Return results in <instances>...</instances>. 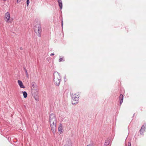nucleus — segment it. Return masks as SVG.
<instances>
[{
	"label": "nucleus",
	"instance_id": "nucleus-16",
	"mask_svg": "<svg viewBox=\"0 0 146 146\" xmlns=\"http://www.w3.org/2000/svg\"><path fill=\"white\" fill-rule=\"evenodd\" d=\"M58 133L59 134H61L62 132V128H58Z\"/></svg>",
	"mask_w": 146,
	"mask_h": 146
},
{
	"label": "nucleus",
	"instance_id": "nucleus-7",
	"mask_svg": "<svg viewBox=\"0 0 146 146\" xmlns=\"http://www.w3.org/2000/svg\"><path fill=\"white\" fill-rule=\"evenodd\" d=\"M50 125L51 128H55L56 127V121L50 122Z\"/></svg>",
	"mask_w": 146,
	"mask_h": 146
},
{
	"label": "nucleus",
	"instance_id": "nucleus-8",
	"mask_svg": "<svg viewBox=\"0 0 146 146\" xmlns=\"http://www.w3.org/2000/svg\"><path fill=\"white\" fill-rule=\"evenodd\" d=\"M20 87L21 88H25V87L23 85V82L21 80H18L17 81Z\"/></svg>",
	"mask_w": 146,
	"mask_h": 146
},
{
	"label": "nucleus",
	"instance_id": "nucleus-15",
	"mask_svg": "<svg viewBox=\"0 0 146 146\" xmlns=\"http://www.w3.org/2000/svg\"><path fill=\"white\" fill-rule=\"evenodd\" d=\"M24 70L25 71V73H26V75L27 77L28 78H29V74H28V72H27V70L25 68L24 69Z\"/></svg>",
	"mask_w": 146,
	"mask_h": 146
},
{
	"label": "nucleus",
	"instance_id": "nucleus-10",
	"mask_svg": "<svg viewBox=\"0 0 146 146\" xmlns=\"http://www.w3.org/2000/svg\"><path fill=\"white\" fill-rule=\"evenodd\" d=\"M58 3L60 9H62V2L61 0H58Z\"/></svg>",
	"mask_w": 146,
	"mask_h": 146
},
{
	"label": "nucleus",
	"instance_id": "nucleus-6",
	"mask_svg": "<svg viewBox=\"0 0 146 146\" xmlns=\"http://www.w3.org/2000/svg\"><path fill=\"white\" fill-rule=\"evenodd\" d=\"M72 144L71 141L70 139H67L64 146H72Z\"/></svg>",
	"mask_w": 146,
	"mask_h": 146
},
{
	"label": "nucleus",
	"instance_id": "nucleus-13",
	"mask_svg": "<svg viewBox=\"0 0 146 146\" xmlns=\"http://www.w3.org/2000/svg\"><path fill=\"white\" fill-rule=\"evenodd\" d=\"M23 93L24 97L25 98H27V94L26 92L25 91L23 92Z\"/></svg>",
	"mask_w": 146,
	"mask_h": 146
},
{
	"label": "nucleus",
	"instance_id": "nucleus-1",
	"mask_svg": "<svg viewBox=\"0 0 146 146\" xmlns=\"http://www.w3.org/2000/svg\"><path fill=\"white\" fill-rule=\"evenodd\" d=\"M34 31L38 37H40L42 32V29L40 24L37 23L35 24L34 27Z\"/></svg>",
	"mask_w": 146,
	"mask_h": 146
},
{
	"label": "nucleus",
	"instance_id": "nucleus-22",
	"mask_svg": "<svg viewBox=\"0 0 146 146\" xmlns=\"http://www.w3.org/2000/svg\"><path fill=\"white\" fill-rule=\"evenodd\" d=\"M128 146H131V144L130 143L128 142Z\"/></svg>",
	"mask_w": 146,
	"mask_h": 146
},
{
	"label": "nucleus",
	"instance_id": "nucleus-14",
	"mask_svg": "<svg viewBox=\"0 0 146 146\" xmlns=\"http://www.w3.org/2000/svg\"><path fill=\"white\" fill-rule=\"evenodd\" d=\"M64 61V57L63 56L61 57V58H60L59 59V62H63Z\"/></svg>",
	"mask_w": 146,
	"mask_h": 146
},
{
	"label": "nucleus",
	"instance_id": "nucleus-18",
	"mask_svg": "<svg viewBox=\"0 0 146 146\" xmlns=\"http://www.w3.org/2000/svg\"><path fill=\"white\" fill-rule=\"evenodd\" d=\"M29 3V0H27V5H28Z\"/></svg>",
	"mask_w": 146,
	"mask_h": 146
},
{
	"label": "nucleus",
	"instance_id": "nucleus-27",
	"mask_svg": "<svg viewBox=\"0 0 146 146\" xmlns=\"http://www.w3.org/2000/svg\"><path fill=\"white\" fill-rule=\"evenodd\" d=\"M63 21H62V25H63Z\"/></svg>",
	"mask_w": 146,
	"mask_h": 146
},
{
	"label": "nucleus",
	"instance_id": "nucleus-2",
	"mask_svg": "<svg viewBox=\"0 0 146 146\" xmlns=\"http://www.w3.org/2000/svg\"><path fill=\"white\" fill-rule=\"evenodd\" d=\"M54 84L56 86H58L60 84L61 80L60 75L57 72H54Z\"/></svg>",
	"mask_w": 146,
	"mask_h": 146
},
{
	"label": "nucleus",
	"instance_id": "nucleus-12",
	"mask_svg": "<svg viewBox=\"0 0 146 146\" xmlns=\"http://www.w3.org/2000/svg\"><path fill=\"white\" fill-rule=\"evenodd\" d=\"M145 131V128H141L140 130V132L141 134H143V132Z\"/></svg>",
	"mask_w": 146,
	"mask_h": 146
},
{
	"label": "nucleus",
	"instance_id": "nucleus-25",
	"mask_svg": "<svg viewBox=\"0 0 146 146\" xmlns=\"http://www.w3.org/2000/svg\"><path fill=\"white\" fill-rule=\"evenodd\" d=\"M20 49L21 50H23V48L22 47H21L20 48Z\"/></svg>",
	"mask_w": 146,
	"mask_h": 146
},
{
	"label": "nucleus",
	"instance_id": "nucleus-3",
	"mask_svg": "<svg viewBox=\"0 0 146 146\" xmlns=\"http://www.w3.org/2000/svg\"><path fill=\"white\" fill-rule=\"evenodd\" d=\"M79 95V94L78 93L72 94V102L73 104L75 105L78 102Z\"/></svg>",
	"mask_w": 146,
	"mask_h": 146
},
{
	"label": "nucleus",
	"instance_id": "nucleus-24",
	"mask_svg": "<svg viewBox=\"0 0 146 146\" xmlns=\"http://www.w3.org/2000/svg\"><path fill=\"white\" fill-rule=\"evenodd\" d=\"M54 55V53H52L50 54V56H53Z\"/></svg>",
	"mask_w": 146,
	"mask_h": 146
},
{
	"label": "nucleus",
	"instance_id": "nucleus-4",
	"mask_svg": "<svg viewBox=\"0 0 146 146\" xmlns=\"http://www.w3.org/2000/svg\"><path fill=\"white\" fill-rule=\"evenodd\" d=\"M4 20L6 22L9 23H11L13 21V18L10 17V14L9 12L5 14Z\"/></svg>",
	"mask_w": 146,
	"mask_h": 146
},
{
	"label": "nucleus",
	"instance_id": "nucleus-23",
	"mask_svg": "<svg viewBox=\"0 0 146 146\" xmlns=\"http://www.w3.org/2000/svg\"><path fill=\"white\" fill-rule=\"evenodd\" d=\"M21 0H17V3H18L21 1Z\"/></svg>",
	"mask_w": 146,
	"mask_h": 146
},
{
	"label": "nucleus",
	"instance_id": "nucleus-9",
	"mask_svg": "<svg viewBox=\"0 0 146 146\" xmlns=\"http://www.w3.org/2000/svg\"><path fill=\"white\" fill-rule=\"evenodd\" d=\"M123 96L122 94H121L120 95L119 98V100L120 101V105H121V104H122V103L123 102Z\"/></svg>",
	"mask_w": 146,
	"mask_h": 146
},
{
	"label": "nucleus",
	"instance_id": "nucleus-11",
	"mask_svg": "<svg viewBox=\"0 0 146 146\" xmlns=\"http://www.w3.org/2000/svg\"><path fill=\"white\" fill-rule=\"evenodd\" d=\"M109 144V140H106L104 144V146H108Z\"/></svg>",
	"mask_w": 146,
	"mask_h": 146
},
{
	"label": "nucleus",
	"instance_id": "nucleus-21",
	"mask_svg": "<svg viewBox=\"0 0 146 146\" xmlns=\"http://www.w3.org/2000/svg\"><path fill=\"white\" fill-rule=\"evenodd\" d=\"M145 127H146V124H145V125H143L142 126V127L141 128H143V127L144 128H145Z\"/></svg>",
	"mask_w": 146,
	"mask_h": 146
},
{
	"label": "nucleus",
	"instance_id": "nucleus-5",
	"mask_svg": "<svg viewBox=\"0 0 146 146\" xmlns=\"http://www.w3.org/2000/svg\"><path fill=\"white\" fill-rule=\"evenodd\" d=\"M49 121H56V115L54 113H51L50 115Z\"/></svg>",
	"mask_w": 146,
	"mask_h": 146
},
{
	"label": "nucleus",
	"instance_id": "nucleus-17",
	"mask_svg": "<svg viewBox=\"0 0 146 146\" xmlns=\"http://www.w3.org/2000/svg\"><path fill=\"white\" fill-rule=\"evenodd\" d=\"M52 131L53 133H55L56 132V128H51Z\"/></svg>",
	"mask_w": 146,
	"mask_h": 146
},
{
	"label": "nucleus",
	"instance_id": "nucleus-20",
	"mask_svg": "<svg viewBox=\"0 0 146 146\" xmlns=\"http://www.w3.org/2000/svg\"><path fill=\"white\" fill-rule=\"evenodd\" d=\"M62 127V125L61 124H60L59 126V128Z\"/></svg>",
	"mask_w": 146,
	"mask_h": 146
},
{
	"label": "nucleus",
	"instance_id": "nucleus-26",
	"mask_svg": "<svg viewBox=\"0 0 146 146\" xmlns=\"http://www.w3.org/2000/svg\"><path fill=\"white\" fill-rule=\"evenodd\" d=\"M32 92H34V90H33V89H32Z\"/></svg>",
	"mask_w": 146,
	"mask_h": 146
},
{
	"label": "nucleus",
	"instance_id": "nucleus-19",
	"mask_svg": "<svg viewBox=\"0 0 146 146\" xmlns=\"http://www.w3.org/2000/svg\"><path fill=\"white\" fill-rule=\"evenodd\" d=\"M86 146H93V144L92 143L90 144L87 145Z\"/></svg>",
	"mask_w": 146,
	"mask_h": 146
}]
</instances>
